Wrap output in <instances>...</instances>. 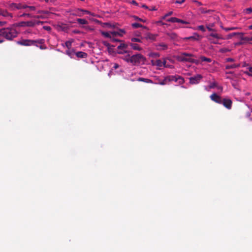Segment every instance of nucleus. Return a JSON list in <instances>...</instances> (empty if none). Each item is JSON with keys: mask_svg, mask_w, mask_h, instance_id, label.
<instances>
[{"mask_svg": "<svg viewBox=\"0 0 252 252\" xmlns=\"http://www.w3.org/2000/svg\"><path fill=\"white\" fill-rule=\"evenodd\" d=\"M18 32L13 28H2L0 29V43L4 42L3 38L8 40H12L17 37Z\"/></svg>", "mask_w": 252, "mask_h": 252, "instance_id": "obj_1", "label": "nucleus"}, {"mask_svg": "<svg viewBox=\"0 0 252 252\" xmlns=\"http://www.w3.org/2000/svg\"><path fill=\"white\" fill-rule=\"evenodd\" d=\"M194 56L191 54L187 53H182L180 56L177 57V59L178 61L183 62H189L191 63H194L196 64L199 63V61L192 59L191 57Z\"/></svg>", "mask_w": 252, "mask_h": 252, "instance_id": "obj_2", "label": "nucleus"}, {"mask_svg": "<svg viewBox=\"0 0 252 252\" xmlns=\"http://www.w3.org/2000/svg\"><path fill=\"white\" fill-rule=\"evenodd\" d=\"M146 61V58L140 54H136L131 55V63L134 65L144 64Z\"/></svg>", "mask_w": 252, "mask_h": 252, "instance_id": "obj_3", "label": "nucleus"}, {"mask_svg": "<svg viewBox=\"0 0 252 252\" xmlns=\"http://www.w3.org/2000/svg\"><path fill=\"white\" fill-rule=\"evenodd\" d=\"M43 23H44V22H43V21L34 20V21L23 22L21 23V25L22 26L33 27L36 25L43 24Z\"/></svg>", "mask_w": 252, "mask_h": 252, "instance_id": "obj_4", "label": "nucleus"}, {"mask_svg": "<svg viewBox=\"0 0 252 252\" xmlns=\"http://www.w3.org/2000/svg\"><path fill=\"white\" fill-rule=\"evenodd\" d=\"M35 41H33V40L31 39H22L21 40L18 41L17 43L18 44L22 45V46H32V44H33L35 43Z\"/></svg>", "mask_w": 252, "mask_h": 252, "instance_id": "obj_5", "label": "nucleus"}, {"mask_svg": "<svg viewBox=\"0 0 252 252\" xmlns=\"http://www.w3.org/2000/svg\"><path fill=\"white\" fill-rule=\"evenodd\" d=\"M127 48V45L125 43H121L118 47L117 53L119 54H123L124 53H129L130 51L126 50Z\"/></svg>", "mask_w": 252, "mask_h": 252, "instance_id": "obj_6", "label": "nucleus"}, {"mask_svg": "<svg viewBox=\"0 0 252 252\" xmlns=\"http://www.w3.org/2000/svg\"><path fill=\"white\" fill-rule=\"evenodd\" d=\"M202 78V75L200 74H197L194 76L189 78V83L191 84H198Z\"/></svg>", "mask_w": 252, "mask_h": 252, "instance_id": "obj_7", "label": "nucleus"}, {"mask_svg": "<svg viewBox=\"0 0 252 252\" xmlns=\"http://www.w3.org/2000/svg\"><path fill=\"white\" fill-rule=\"evenodd\" d=\"M210 97L212 101L219 104H221V101L223 98L216 93H213L210 95Z\"/></svg>", "mask_w": 252, "mask_h": 252, "instance_id": "obj_8", "label": "nucleus"}, {"mask_svg": "<svg viewBox=\"0 0 252 252\" xmlns=\"http://www.w3.org/2000/svg\"><path fill=\"white\" fill-rule=\"evenodd\" d=\"M221 104L227 109H230L232 107V101L229 98H223Z\"/></svg>", "mask_w": 252, "mask_h": 252, "instance_id": "obj_9", "label": "nucleus"}, {"mask_svg": "<svg viewBox=\"0 0 252 252\" xmlns=\"http://www.w3.org/2000/svg\"><path fill=\"white\" fill-rule=\"evenodd\" d=\"M173 81L178 82L179 84H183L184 83V79L181 76L174 75Z\"/></svg>", "mask_w": 252, "mask_h": 252, "instance_id": "obj_10", "label": "nucleus"}, {"mask_svg": "<svg viewBox=\"0 0 252 252\" xmlns=\"http://www.w3.org/2000/svg\"><path fill=\"white\" fill-rule=\"evenodd\" d=\"M0 16H2L4 17H10L11 18L12 17L11 13L8 12L5 10H3L0 9Z\"/></svg>", "mask_w": 252, "mask_h": 252, "instance_id": "obj_11", "label": "nucleus"}, {"mask_svg": "<svg viewBox=\"0 0 252 252\" xmlns=\"http://www.w3.org/2000/svg\"><path fill=\"white\" fill-rule=\"evenodd\" d=\"M156 47L158 50H165L167 49V45L163 43L157 44Z\"/></svg>", "mask_w": 252, "mask_h": 252, "instance_id": "obj_12", "label": "nucleus"}, {"mask_svg": "<svg viewBox=\"0 0 252 252\" xmlns=\"http://www.w3.org/2000/svg\"><path fill=\"white\" fill-rule=\"evenodd\" d=\"M75 55L77 57L79 58H86L87 57V54L85 52L79 51L75 53Z\"/></svg>", "mask_w": 252, "mask_h": 252, "instance_id": "obj_13", "label": "nucleus"}, {"mask_svg": "<svg viewBox=\"0 0 252 252\" xmlns=\"http://www.w3.org/2000/svg\"><path fill=\"white\" fill-rule=\"evenodd\" d=\"M33 41H35L36 42L34 43L33 44H32V45L35 46L37 47H39V46H40V44H44L45 43V40L43 39L33 40Z\"/></svg>", "mask_w": 252, "mask_h": 252, "instance_id": "obj_14", "label": "nucleus"}, {"mask_svg": "<svg viewBox=\"0 0 252 252\" xmlns=\"http://www.w3.org/2000/svg\"><path fill=\"white\" fill-rule=\"evenodd\" d=\"M127 54L126 56H125L123 59L124 60H125L126 62L128 63H131V52L130 51L129 53H127Z\"/></svg>", "mask_w": 252, "mask_h": 252, "instance_id": "obj_15", "label": "nucleus"}, {"mask_svg": "<svg viewBox=\"0 0 252 252\" xmlns=\"http://www.w3.org/2000/svg\"><path fill=\"white\" fill-rule=\"evenodd\" d=\"M72 14L74 16L81 17L84 15L83 9H78L75 12L72 13Z\"/></svg>", "mask_w": 252, "mask_h": 252, "instance_id": "obj_16", "label": "nucleus"}, {"mask_svg": "<svg viewBox=\"0 0 252 252\" xmlns=\"http://www.w3.org/2000/svg\"><path fill=\"white\" fill-rule=\"evenodd\" d=\"M201 37H202L201 36L198 35L197 33H194L193 34V35L188 37L187 38V39H192L196 40H199L201 38Z\"/></svg>", "mask_w": 252, "mask_h": 252, "instance_id": "obj_17", "label": "nucleus"}, {"mask_svg": "<svg viewBox=\"0 0 252 252\" xmlns=\"http://www.w3.org/2000/svg\"><path fill=\"white\" fill-rule=\"evenodd\" d=\"M211 37H214L217 39H224L223 38L220 37L219 34L215 33H211L210 34V35L208 37V39L210 40H212V39L211 38Z\"/></svg>", "mask_w": 252, "mask_h": 252, "instance_id": "obj_18", "label": "nucleus"}, {"mask_svg": "<svg viewBox=\"0 0 252 252\" xmlns=\"http://www.w3.org/2000/svg\"><path fill=\"white\" fill-rule=\"evenodd\" d=\"M157 36V34H153L150 33H148L146 34V38L147 39H149L152 40H155L156 39V37Z\"/></svg>", "mask_w": 252, "mask_h": 252, "instance_id": "obj_19", "label": "nucleus"}, {"mask_svg": "<svg viewBox=\"0 0 252 252\" xmlns=\"http://www.w3.org/2000/svg\"><path fill=\"white\" fill-rule=\"evenodd\" d=\"M130 45L133 50L138 51L142 50V48L137 44L130 43Z\"/></svg>", "mask_w": 252, "mask_h": 252, "instance_id": "obj_20", "label": "nucleus"}, {"mask_svg": "<svg viewBox=\"0 0 252 252\" xmlns=\"http://www.w3.org/2000/svg\"><path fill=\"white\" fill-rule=\"evenodd\" d=\"M76 21L78 24L81 25H86L88 24V22L84 19L78 18Z\"/></svg>", "mask_w": 252, "mask_h": 252, "instance_id": "obj_21", "label": "nucleus"}, {"mask_svg": "<svg viewBox=\"0 0 252 252\" xmlns=\"http://www.w3.org/2000/svg\"><path fill=\"white\" fill-rule=\"evenodd\" d=\"M240 66V64H233L231 65H227L225 66L226 69H229L231 68H237Z\"/></svg>", "mask_w": 252, "mask_h": 252, "instance_id": "obj_22", "label": "nucleus"}, {"mask_svg": "<svg viewBox=\"0 0 252 252\" xmlns=\"http://www.w3.org/2000/svg\"><path fill=\"white\" fill-rule=\"evenodd\" d=\"M66 54L69 56L70 58H72L73 55L75 54L73 50H70V49L67 50L65 52Z\"/></svg>", "mask_w": 252, "mask_h": 252, "instance_id": "obj_23", "label": "nucleus"}, {"mask_svg": "<svg viewBox=\"0 0 252 252\" xmlns=\"http://www.w3.org/2000/svg\"><path fill=\"white\" fill-rule=\"evenodd\" d=\"M165 62H162L160 60H157L155 63V65L159 66L161 67L163 65H165Z\"/></svg>", "mask_w": 252, "mask_h": 252, "instance_id": "obj_24", "label": "nucleus"}, {"mask_svg": "<svg viewBox=\"0 0 252 252\" xmlns=\"http://www.w3.org/2000/svg\"><path fill=\"white\" fill-rule=\"evenodd\" d=\"M101 33L102 35H103L105 37L109 38H112L111 32H105L104 31H101Z\"/></svg>", "mask_w": 252, "mask_h": 252, "instance_id": "obj_25", "label": "nucleus"}, {"mask_svg": "<svg viewBox=\"0 0 252 252\" xmlns=\"http://www.w3.org/2000/svg\"><path fill=\"white\" fill-rule=\"evenodd\" d=\"M132 27L134 28H138L139 27H142L143 28H145L146 29V27L142 25L141 24H139V23H133L132 24Z\"/></svg>", "mask_w": 252, "mask_h": 252, "instance_id": "obj_26", "label": "nucleus"}, {"mask_svg": "<svg viewBox=\"0 0 252 252\" xmlns=\"http://www.w3.org/2000/svg\"><path fill=\"white\" fill-rule=\"evenodd\" d=\"M137 81H142V82H146V83H151L152 81L149 79H146V78H141V77H139L137 79Z\"/></svg>", "mask_w": 252, "mask_h": 252, "instance_id": "obj_27", "label": "nucleus"}, {"mask_svg": "<svg viewBox=\"0 0 252 252\" xmlns=\"http://www.w3.org/2000/svg\"><path fill=\"white\" fill-rule=\"evenodd\" d=\"M200 60L202 62H207L208 63H210L211 62V59L206 58L204 56H201L200 57Z\"/></svg>", "mask_w": 252, "mask_h": 252, "instance_id": "obj_28", "label": "nucleus"}, {"mask_svg": "<svg viewBox=\"0 0 252 252\" xmlns=\"http://www.w3.org/2000/svg\"><path fill=\"white\" fill-rule=\"evenodd\" d=\"M16 6H17V3H11L9 4V8L12 10H15L17 9Z\"/></svg>", "mask_w": 252, "mask_h": 252, "instance_id": "obj_29", "label": "nucleus"}, {"mask_svg": "<svg viewBox=\"0 0 252 252\" xmlns=\"http://www.w3.org/2000/svg\"><path fill=\"white\" fill-rule=\"evenodd\" d=\"M237 34V32H233V33L229 34L228 35H227V36L225 38H223L226 39H230L233 36L236 35Z\"/></svg>", "mask_w": 252, "mask_h": 252, "instance_id": "obj_30", "label": "nucleus"}, {"mask_svg": "<svg viewBox=\"0 0 252 252\" xmlns=\"http://www.w3.org/2000/svg\"><path fill=\"white\" fill-rule=\"evenodd\" d=\"M111 34L112 36H113V37H115L118 35L122 36V34L120 33L119 32H116V31L111 32Z\"/></svg>", "mask_w": 252, "mask_h": 252, "instance_id": "obj_31", "label": "nucleus"}, {"mask_svg": "<svg viewBox=\"0 0 252 252\" xmlns=\"http://www.w3.org/2000/svg\"><path fill=\"white\" fill-rule=\"evenodd\" d=\"M178 20V18L176 17H172L167 20V22H171V23H175L177 22Z\"/></svg>", "mask_w": 252, "mask_h": 252, "instance_id": "obj_32", "label": "nucleus"}, {"mask_svg": "<svg viewBox=\"0 0 252 252\" xmlns=\"http://www.w3.org/2000/svg\"><path fill=\"white\" fill-rule=\"evenodd\" d=\"M168 82V80H166V77H164V79L162 81H159L158 84L161 85H164L166 84Z\"/></svg>", "mask_w": 252, "mask_h": 252, "instance_id": "obj_33", "label": "nucleus"}, {"mask_svg": "<svg viewBox=\"0 0 252 252\" xmlns=\"http://www.w3.org/2000/svg\"><path fill=\"white\" fill-rule=\"evenodd\" d=\"M244 12L246 14H249L252 12V8H248L244 10Z\"/></svg>", "mask_w": 252, "mask_h": 252, "instance_id": "obj_34", "label": "nucleus"}, {"mask_svg": "<svg viewBox=\"0 0 252 252\" xmlns=\"http://www.w3.org/2000/svg\"><path fill=\"white\" fill-rule=\"evenodd\" d=\"M174 79V75H169L166 76V80H168V82L173 81Z\"/></svg>", "mask_w": 252, "mask_h": 252, "instance_id": "obj_35", "label": "nucleus"}, {"mask_svg": "<svg viewBox=\"0 0 252 252\" xmlns=\"http://www.w3.org/2000/svg\"><path fill=\"white\" fill-rule=\"evenodd\" d=\"M71 43H72L71 42H70L69 41H67L65 42V46H66V47H67L68 48V49H69L71 47Z\"/></svg>", "mask_w": 252, "mask_h": 252, "instance_id": "obj_36", "label": "nucleus"}, {"mask_svg": "<svg viewBox=\"0 0 252 252\" xmlns=\"http://www.w3.org/2000/svg\"><path fill=\"white\" fill-rule=\"evenodd\" d=\"M25 16H27L28 17H30V18H32L33 15H32V14H31L30 13H25L22 14V15H20V17H25Z\"/></svg>", "mask_w": 252, "mask_h": 252, "instance_id": "obj_37", "label": "nucleus"}, {"mask_svg": "<svg viewBox=\"0 0 252 252\" xmlns=\"http://www.w3.org/2000/svg\"><path fill=\"white\" fill-rule=\"evenodd\" d=\"M216 87H217V83H215V82H213V83H211L209 86V89H213V88H215Z\"/></svg>", "mask_w": 252, "mask_h": 252, "instance_id": "obj_38", "label": "nucleus"}, {"mask_svg": "<svg viewBox=\"0 0 252 252\" xmlns=\"http://www.w3.org/2000/svg\"><path fill=\"white\" fill-rule=\"evenodd\" d=\"M238 36V37L241 39V41L243 40V33H242V32H237V35Z\"/></svg>", "mask_w": 252, "mask_h": 252, "instance_id": "obj_39", "label": "nucleus"}, {"mask_svg": "<svg viewBox=\"0 0 252 252\" xmlns=\"http://www.w3.org/2000/svg\"><path fill=\"white\" fill-rule=\"evenodd\" d=\"M177 23H180L184 24H189V22L180 19L178 18V20L177 21Z\"/></svg>", "mask_w": 252, "mask_h": 252, "instance_id": "obj_40", "label": "nucleus"}, {"mask_svg": "<svg viewBox=\"0 0 252 252\" xmlns=\"http://www.w3.org/2000/svg\"><path fill=\"white\" fill-rule=\"evenodd\" d=\"M168 35L172 39H175L177 37V34L175 33H171L168 34Z\"/></svg>", "mask_w": 252, "mask_h": 252, "instance_id": "obj_41", "label": "nucleus"}, {"mask_svg": "<svg viewBox=\"0 0 252 252\" xmlns=\"http://www.w3.org/2000/svg\"><path fill=\"white\" fill-rule=\"evenodd\" d=\"M197 29L203 32H205V29L203 25L199 26L197 27Z\"/></svg>", "mask_w": 252, "mask_h": 252, "instance_id": "obj_42", "label": "nucleus"}, {"mask_svg": "<svg viewBox=\"0 0 252 252\" xmlns=\"http://www.w3.org/2000/svg\"><path fill=\"white\" fill-rule=\"evenodd\" d=\"M39 47L41 50H45L47 49L46 46L44 44H40V46H39Z\"/></svg>", "mask_w": 252, "mask_h": 252, "instance_id": "obj_43", "label": "nucleus"}, {"mask_svg": "<svg viewBox=\"0 0 252 252\" xmlns=\"http://www.w3.org/2000/svg\"><path fill=\"white\" fill-rule=\"evenodd\" d=\"M131 41L132 42H141V39L140 38H131Z\"/></svg>", "mask_w": 252, "mask_h": 252, "instance_id": "obj_44", "label": "nucleus"}, {"mask_svg": "<svg viewBox=\"0 0 252 252\" xmlns=\"http://www.w3.org/2000/svg\"><path fill=\"white\" fill-rule=\"evenodd\" d=\"M250 37L244 36L242 41L245 42V43L247 42L250 41Z\"/></svg>", "mask_w": 252, "mask_h": 252, "instance_id": "obj_45", "label": "nucleus"}, {"mask_svg": "<svg viewBox=\"0 0 252 252\" xmlns=\"http://www.w3.org/2000/svg\"><path fill=\"white\" fill-rule=\"evenodd\" d=\"M83 12L84 14L86 13V14H88L94 16V14L92 13L90 11L86 10L83 9Z\"/></svg>", "mask_w": 252, "mask_h": 252, "instance_id": "obj_46", "label": "nucleus"}, {"mask_svg": "<svg viewBox=\"0 0 252 252\" xmlns=\"http://www.w3.org/2000/svg\"><path fill=\"white\" fill-rule=\"evenodd\" d=\"M103 45L107 47L108 49L110 48L111 45L108 42H107V41H103Z\"/></svg>", "mask_w": 252, "mask_h": 252, "instance_id": "obj_47", "label": "nucleus"}, {"mask_svg": "<svg viewBox=\"0 0 252 252\" xmlns=\"http://www.w3.org/2000/svg\"><path fill=\"white\" fill-rule=\"evenodd\" d=\"M28 8L31 11H35L36 10V7L33 6H29Z\"/></svg>", "mask_w": 252, "mask_h": 252, "instance_id": "obj_48", "label": "nucleus"}, {"mask_svg": "<svg viewBox=\"0 0 252 252\" xmlns=\"http://www.w3.org/2000/svg\"><path fill=\"white\" fill-rule=\"evenodd\" d=\"M43 28L47 31H50L51 30V28L50 26H44Z\"/></svg>", "mask_w": 252, "mask_h": 252, "instance_id": "obj_49", "label": "nucleus"}, {"mask_svg": "<svg viewBox=\"0 0 252 252\" xmlns=\"http://www.w3.org/2000/svg\"><path fill=\"white\" fill-rule=\"evenodd\" d=\"M32 18H37V19H43V18H44V17L42 15H36V16H33Z\"/></svg>", "mask_w": 252, "mask_h": 252, "instance_id": "obj_50", "label": "nucleus"}, {"mask_svg": "<svg viewBox=\"0 0 252 252\" xmlns=\"http://www.w3.org/2000/svg\"><path fill=\"white\" fill-rule=\"evenodd\" d=\"M245 44V42H243L242 41H241L240 42H237L235 43L236 46H239Z\"/></svg>", "mask_w": 252, "mask_h": 252, "instance_id": "obj_51", "label": "nucleus"}, {"mask_svg": "<svg viewBox=\"0 0 252 252\" xmlns=\"http://www.w3.org/2000/svg\"><path fill=\"white\" fill-rule=\"evenodd\" d=\"M111 41H113V42H119L120 41V40L118 39H116L115 38H114V37H113L112 36V38H110Z\"/></svg>", "mask_w": 252, "mask_h": 252, "instance_id": "obj_52", "label": "nucleus"}, {"mask_svg": "<svg viewBox=\"0 0 252 252\" xmlns=\"http://www.w3.org/2000/svg\"><path fill=\"white\" fill-rule=\"evenodd\" d=\"M22 4L21 3H17V9H22Z\"/></svg>", "mask_w": 252, "mask_h": 252, "instance_id": "obj_53", "label": "nucleus"}, {"mask_svg": "<svg viewBox=\"0 0 252 252\" xmlns=\"http://www.w3.org/2000/svg\"><path fill=\"white\" fill-rule=\"evenodd\" d=\"M186 0H178L175 1L176 3L178 4H182Z\"/></svg>", "mask_w": 252, "mask_h": 252, "instance_id": "obj_54", "label": "nucleus"}, {"mask_svg": "<svg viewBox=\"0 0 252 252\" xmlns=\"http://www.w3.org/2000/svg\"><path fill=\"white\" fill-rule=\"evenodd\" d=\"M234 61V60L233 58H228L226 59V62H232Z\"/></svg>", "mask_w": 252, "mask_h": 252, "instance_id": "obj_55", "label": "nucleus"}, {"mask_svg": "<svg viewBox=\"0 0 252 252\" xmlns=\"http://www.w3.org/2000/svg\"><path fill=\"white\" fill-rule=\"evenodd\" d=\"M235 29H236L235 28H224L223 29L226 31H230V30H233Z\"/></svg>", "mask_w": 252, "mask_h": 252, "instance_id": "obj_56", "label": "nucleus"}, {"mask_svg": "<svg viewBox=\"0 0 252 252\" xmlns=\"http://www.w3.org/2000/svg\"><path fill=\"white\" fill-rule=\"evenodd\" d=\"M172 14H173V12L172 11H170V12H169L168 13H167V14H166L165 15V17L169 16L170 15H171Z\"/></svg>", "mask_w": 252, "mask_h": 252, "instance_id": "obj_57", "label": "nucleus"}, {"mask_svg": "<svg viewBox=\"0 0 252 252\" xmlns=\"http://www.w3.org/2000/svg\"><path fill=\"white\" fill-rule=\"evenodd\" d=\"M73 32L74 33H76V34H79V33H81V32H80V31H79V30H74V31H73Z\"/></svg>", "mask_w": 252, "mask_h": 252, "instance_id": "obj_58", "label": "nucleus"}, {"mask_svg": "<svg viewBox=\"0 0 252 252\" xmlns=\"http://www.w3.org/2000/svg\"><path fill=\"white\" fill-rule=\"evenodd\" d=\"M134 19L136 20H138V21H142V22H144V20H143L142 19H141V18H138V17L137 16H134Z\"/></svg>", "mask_w": 252, "mask_h": 252, "instance_id": "obj_59", "label": "nucleus"}, {"mask_svg": "<svg viewBox=\"0 0 252 252\" xmlns=\"http://www.w3.org/2000/svg\"><path fill=\"white\" fill-rule=\"evenodd\" d=\"M61 28L62 29V30L63 31H65L67 30V27L63 26H61Z\"/></svg>", "mask_w": 252, "mask_h": 252, "instance_id": "obj_60", "label": "nucleus"}, {"mask_svg": "<svg viewBox=\"0 0 252 252\" xmlns=\"http://www.w3.org/2000/svg\"><path fill=\"white\" fill-rule=\"evenodd\" d=\"M119 67V65L118 63H115L113 68L115 69H117Z\"/></svg>", "mask_w": 252, "mask_h": 252, "instance_id": "obj_61", "label": "nucleus"}, {"mask_svg": "<svg viewBox=\"0 0 252 252\" xmlns=\"http://www.w3.org/2000/svg\"><path fill=\"white\" fill-rule=\"evenodd\" d=\"M119 32L122 34V35H123V33H125V30L123 29H120Z\"/></svg>", "mask_w": 252, "mask_h": 252, "instance_id": "obj_62", "label": "nucleus"}, {"mask_svg": "<svg viewBox=\"0 0 252 252\" xmlns=\"http://www.w3.org/2000/svg\"><path fill=\"white\" fill-rule=\"evenodd\" d=\"M245 73L247 74L248 75L250 76H252V74H251V73L248 72V71H246L245 72Z\"/></svg>", "mask_w": 252, "mask_h": 252, "instance_id": "obj_63", "label": "nucleus"}, {"mask_svg": "<svg viewBox=\"0 0 252 252\" xmlns=\"http://www.w3.org/2000/svg\"><path fill=\"white\" fill-rule=\"evenodd\" d=\"M105 24L109 27H114V26H112L111 24L110 23H105Z\"/></svg>", "mask_w": 252, "mask_h": 252, "instance_id": "obj_64", "label": "nucleus"}]
</instances>
